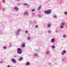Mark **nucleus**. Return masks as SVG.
Here are the masks:
<instances>
[{
  "label": "nucleus",
  "mask_w": 67,
  "mask_h": 67,
  "mask_svg": "<svg viewBox=\"0 0 67 67\" xmlns=\"http://www.w3.org/2000/svg\"><path fill=\"white\" fill-rule=\"evenodd\" d=\"M21 29H18L17 30V31H15V35L17 36H18V35H19V33H20V32H21Z\"/></svg>",
  "instance_id": "1"
},
{
  "label": "nucleus",
  "mask_w": 67,
  "mask_h": 67,
  "mask_svg": "<svg viewBox=\"0 0 67 67\" xmlns=\"http://www.w3.org/2000/svg\"><path fill=\"white\" fill-rule=\"evenodd\" d=\"M17 53L19 54H21L22 53V50L20 48H18L17 49Z\"/></svg>",
  "instance_id": "2"
},
{
  "label": "nucleus",
  "mask_w": 67,
  "mask_h": 67,
  "mask_svg": "<svg viewBox=\"0 0 67 67\" xmlns=\"http://www.w3.org/2000/svg\"><path fill=\"white\" fill-rule=\"evenodd\" d=\"M44 13L46 14H49L51 13V10H48L47 11H46L44 12Z\"/></svg>",
  "instance_id": "3"
},
{
  "label": "nucleus",
  "mask_w": 67,
  "mask_h": 67,
  "mask_svg": "<svg viewBox=\"0 0 67 67\" xmlns=\"http://www.w3.org/2000/svg\"><path fill=\"white\" fill-rule=\"evenodd\" d=\"M11 61L14 63V64H16V61L14 59L12 58L11 59Z\"/></svg>",
  "instance_id": "4"
},
{
  "label": "nucleus",
  "mask_w": 67,
  "mask_h": 67,
  "mask_svg": "<svg viewBox=\"0 0 67 67\" xmlns=\"http://www.w3.org/2000/svg\"><path fill=\"white\" fill-rule=\"evenodd\" d=\"M66 51L65 50L63 51L62 53V55H64V54L66 53Z\"/></svg>",
  "instance_id": "5"
},
{
  "label": "nucleus",
  "mask_w": 67,
  "mask_h": 67,
  "mask_svg": "<svg viewBox=\"0 0 67 67\" xmlns=\"http://www.w3.org/2000/svg\"><path fill=\"white\" fill-rule=\"evenodd\" d=\"M14 10H15L16 11H18L19 10V8L16 7H15L14 8Z\"/></svg>",
  "instance_id": "6"
},
{
  "label": "nucleus",
  "mask_w": 67,
  "mask_h": 67,
  "mask_svg": "<svg viewBox=\"0 0 67 67\" xmlns=\"http://www.w3.org/2000/svg\"><path fill=\"white\" fill-rule=\"evenodd\" d=\"M29 13L27 12H25L24 13V14L25 15H29Z\"/></svg>",
  "instance_id": "7"
},
{
  "label": "nucleus",
  "mask_w": 67,
  "mask_h": 67,
  "mask_svg": "<svg viewBox=\"0 0 67 67\" xmlns=\"http://www.w3.org/2000/svg\"><path fill=\"white\" fill-rule=\"evenodd\" d=\"M41 8H42V6H40L38 8L37 10H38V11H39V10H40V9H41Z\"/></svg>",
  "instance_id": "8"
},
{
  "label": "nucleus",
  "mask_w": 67,
  "mask_h": 67,
  "mask_svg": "<svg viewBox=\"0 0 67 67\" xmlns=\"http://www.w3.org/2000/svg\"><path fill=\"white\" fill-rule=\"evenodd\" d=\"M23 5H26L27 6H28V7H29V5L28 4L26 3H24L23 4Z\"/></svg>",
  "instance_id": "9"
},
{
  "label": "nucleus",
  "mask_w": 67,
  "mask_h": 67,
  "mask_svg": "<svg viewBox=\"0 0 67 67\" xmlns=\"http://www.w3.org/2000/svg\"><path fill=\"white\" fill-rule=\"evenodd\" d=\"M55 42V39L52 38L51 40V42L52 43H54Z\"/></svg>",
  "instance_id": "10"
},
{
  "label": "nucleus",
  "mask_w": 67,
  "mask_h": 67,
  "mask_svg": "<svg viewBox=\"0 0 67 67\" xmlns=\"http://www.w3.org/2000/svg\"><path fill=\"white\" fill-rule=\"evenodd\" d=\"M26 66H29L30 65V63L29 62H27L26 63Z\"/></svg>",
  "instance_id": "11"
},
{
  "label": "nucleus",
  "mask_w": 67,
  "mask_h": 67,
  "mask_svg": "<svg viewBox=\"0 0 67 67\" xmlns=\"http://www.w3.org/2000/svg\"><path fill=\"white\" fill-rule=\"evenodd\" d=\"M21 46L22 47H23V48H24L25 47V45L24 44H23L21 45Z\"/></svg>",
  "instance_id": "12"
},
{
  "label": "nucleus",
  "mask_w": 67,
  "mask_h": 67,
  "mask_svg": "<svg viewBox=\"0 0 67 67\" xmlns=\"http://www.w3.org/2000/svg\"><path fill=\"white\" fill-rule=\"evenodd\" d=\"M51 24H48L47 27H48L49 28L50 27H51Z\"/></svg>",
  "instance_id": "13"
},
{
  "label": "nucleus",
  "mask_w": 67,
  "mask_h": 67,
  "mask_svg": "<svg viewBox=\"0 0 67 67\" xmlns=\"http://www.w3.org/2000/svg\"><path fill=\"white\" fill-rule=\"evenodd\" d=\"M47 32H48V33H52V31L49 30H48Z\"/></svg>",
  "instance_id": "14"
},
{
  "label": "nucleus",
  "mask_w": 67,
  "mask_h": 67,
  "mask_svg": "<svg viewBox=\"0 0 67 67\" xmlns=\"http://www.w3.org/2000/svg\"><path fill=\"white\" fill-rule=\"evenodd\" d=\"M22 59H23L22 57H20L19 59V60H22Z\"/></svg>",
  "instance_id": "15"
},
{
  "label": "nucleus",
  "mask_w": 67,
  "mask_h": 67,
  "mask_svg": "<svg viewBox=\"0 0 67 67\" xmlns=\"http://www.w3.org/2000/svg\"><path fill=\"white\" fill-rule=\"evenodd\" d=\"M63 28H64V26L61 25L60 26V29H63Z\"/></svg>",
  "instance_id": "16"
},
{
  "label": "nucleus",
  "mask_w": 67,
  "mask_h": 67,
  "mask_svg": "<svg viewBox=\"0 0 67 67\" xmlns=\"http://www.w3.org/2000/svg\"><path fill=\"white\" fill-rule=\"evenodd\" d=\"M53 17L54 18L56 19V17H57V16L55 14H54L53 16Z\"/></svg>",
  "instance_id": "17"
},
{
  "label": "nucleus",
  "mask_w": 67,
  "mask_h": 67,
  "mask_svg": "<svg viewBox=\"0 0 67 67\" xmlns=\"http://www.w3.org/2000/svg\"><path fill=\"white\" fill-rule=\"evenodd\" d=\"M49 53V51H47L46 52V54L47 55H48Z\"/></svg>",
  "instance_id": "18"
},
{
  "label": "nucleus",
  "mask_w": 67,
  "mask_h": 67,
  "mask_svg": "<svg viewBox=\"0 0 67 67\" xmlns=\"http://www.w3.org/2000/svg\"><path fill=\"white\" fill-rule=\"evenodd\" d=\"M27 39L28 40H30L31 39V37L29 36L27 37Z\"/></svg>",
  "instance_id": "19"
},
{
  "label": "nucleus",
  "mask_w": 67,
  "mask_h": 67,
  "mask_svg": "<svg viewBox=\"0 0 67 67\" xmlns=\"http://www.w3.org/2000/svg\"><path fill=\"white\" fill-rule=\"evenodd\" d=\"M34 56H37V53H35L34 54Z\"/></svg>",
  "instance_id": "20"
},
{
  "label": "nucleus",
  "mask_w": 67,
  "mask_h": 67,
  "mask_svg": "<svg viewBox=\"0 0 67 67\" xmlns=\"http://www.w3.org/2000/svg\"><path fill=\"white\" fill-rule=\"evenodd\" d=\"M61 25H62L63 26H64V25H65V23H62L61 24Z\"/></svg>",
  "instance_id": "21"
},
{
  "label": "nucleus",
  "mask_w": 67,
  "mask_h": 67,
  "mask_svg": "<svg viewBox=\"0 0 67 67\" xmlns=\"http://www.w3.org/2000/svg\"><path fill=\"white\" fill-rule=\"evenodd\" d=\"M56 33H58L59 32V31H58V30L57 29H56L55 31Z\"/></svg>",
  "instance_id": "22"
},
{
  "label": "nucleus",
  "mask_w": 67,
  "mask_h": 67,
  "mask_svg": "<svg viewBox=\"0 0 67 67\" xmlns=\"http://www.w3.org/2000/svg\"><path fill=\"white\" fill-rule=\"evenodd\" d=\"M63 38H65V37H66V35H63Z\"/></svg>",
  "instance_id": "23"
},
{
  "label": "nucleus",
  "mask_w": 67,
  "mask_h": 67,
  "mask_svg": "<svg viewBox=\"0 0 67 67\" xmlns=\"http://www.w3.org/2000/svg\"><path fill=\"white\" fill-rule=\"evenodd\" d=\"M65 15H67V12H65L64 13Z\"/></svg>",
  "instance_id": "24"
},
{
  "label": "nucleus",
  "mask_w": 67,
  "mask_h": 67,
  "mask_svg": "<svg viewBox=\"0 0 67 67\" xmlns=\"http://www.w3.org/2000/svg\"><path fill=\"white\" fill-rule=\"evenodd\" d=\"M65 60V58H63V59H62V62H64Z\"/></svg>",
  "instance_id": "25"
},
{
  "label": "nucleus",
  "mask_w": 67,
  "mask_h": 67,
  "mask_svg": "<svg viewBox=\"0 0 67 67\" xmlns=\"http://www.w3.org/2000/svg\"><path fill=\"white\" fill-rule=\"evenodd\" d=\"M3 48L4 49H5L7 48V47L5 46H4L3 47Z\"/></svg>",
  "instance_id": "26"
},
{
  "label": "nucleus",
  "mask_w": 67,
  "mask_h": 67,
  "mask_svg": "<svg viewBox=\"0 0 67 67\" xmlns=\"http://www.w3.org/2000/svg\"><path fill=\"white\" fill-rule=\"evenodd\" d=\"M35 28H37V27H38V25H35Z\"/></svg>",
  "instance_id": "27"
},
{
  "label": "nucleus",
  "mask_w": 67,
  "mask_h": 67,
  "mask_svg": "<svg viewBox=\"0 0 67 67\" xmlns=\"http://www.w3.org/2000/svg\"><path fill=\"white\" fill-rule=\"evenodd\" d=\"M55 46H52V48H55Z\"/></svg>",
  "instance_id": "28"
},
{
  "label": "nucleus",
  "mask_w": 67,
  "mask_h": 67,
  "mask_svg": "<svg viewBox=\"0 0 67 67\" xmlns=\"http://www.w3.org/2000/svg\"><path fill=\"white\" fill-rule=\"evenodd\" d=\"M34 11H35V9H32L31 10V11L32 12H33Z\"/></svg>",
  "instance_id": "29"
},
{
  "label": "nucleus",
  "mask_w": 67,
  "mask_h": 67,
  "mask_svg": "<svg viewBox=\"0 0 67 67\" xmlns=\"http://www.w3.org/2000/svg\"><path fill=\"white\" fill-rule=\"evenodd\" d=\"M38 17H39V18H41V17H42V16H41V15H38Z\"/></svg>",
  "instance_id": "30"
},
{
  "label": "nucleus",
  "mask_w": 67,
  "mask_h": 67,
  "mask_svg": "<svg viewBox=\"0 0 67 67\" xmlns=\"http://www.w3.org/2000/svg\"><path fill=\"white\" fill-rule=\"evenodd\" d=\"M5 2V0H3L2 1V2H3V3H4Z\"/></svg>",
  "instance_id": "31"
},
{
  "label": "nucleus",
  "mask_w": 67,
  "mask_h": 67,
  "mask_svg": "<svg viewBox=\"0 0 67 67\" xmlns=\"http://www.w3.org/2000/svg\"><path fill=\"white\" fill-rule=\"evenodd\" d=\"M18 6H20V3H18Z\"/></svg>",
  "instance_id": "32"
},
{
  "label": "nucleus",
  "mask_w": 67,
  "mask_h": 67,
  "mask_svg": "<svg viewBox=\"0 0 67 67\" xmlns=\"http://www.w3.org/2000/svg\"><path fill=\"white\" fill-rule=\"evenodd\" d=\"M25 33H28V31H25Z\"/></svg>",
  "instance_id": "33"
},
{
  "label": "nucleus",
  "mask_w": 67,
  "mask_h": 67,
  "mask_svg": "<svg viewBox=\"0 0 67 67\" xmlns=\"http://www.w3.org/2000/svg\"><path fill=\"white\" fill-rule=\"evenodd\" d=\"M2 61H0V64H2Z\"/></svg>",
  "instance_id": "34"
},
{
  "label": "nucleus",
  "mask_w": 67,
  "mask_h": 67,
  "mask_svg": "<svg viewBox=\"0 0 67 67\" xmlns=\"http://www.w3.org/2000/svg\"><path fill=\"white\" fill-rule=\"evenodd\" d=\"M5 10V9L4 8H3L2 9V11H4Z\"/></svg>",
  "instance_id": "35"
},
{
  "label": "nucleus",
  "mask_w": 67,
  "mask_h": 67,
  "mask_svg": "<svg viewBox=\"0 0 67 67\" xmlns=\"http://www.w3.org/2000/svg\"><path fill=\"white\" fill-rule=\"evenodd\" d=\"M14 57H17V56L16 55H15L14 56Z\"/></svg>",
  "instance_id": "36"
},
{
  "label": "nucleus",
  "mask_w": 67,
  "mask_h": 67,
  "mask_svg": "<svg viewBox=\"0 0 67 67\" xmlns=\"http://www.w3.org/2000/svg\"><path fill=\"white\" fill-rule=\"evenodd\" d=\"M16 1H20L21 0H16Z\"/></svg>",
  "instance_id": "37"
},
{
  "label": "nucleus",
  "mask_w": 67,
  "mask_h": 67,
  "mask_svg": "<svg viewBox=\"0 0 67 67\" xmlns=\"http://www.w3.org/2000/svg\"><path fill=\"white\" fill-rule=\"evenodd\" d=\"M31 22V21L30 20L29 21V23H30Z\"/></svg>",
  "instance_id": "38"
},
{
  "label": "nucleus",
  "mask_w": 67,
  "mask_h": 67,
  "mask_svg": "<svg viewBox=\"0 0 67 67\" xmlns=\"http://www.w3.org/2000/svg\"><path fill=\"white\" fill-rule=\"evenodd\" d=\"M7 67H10V65H8Z\"/></svg>",
  "instance_id": "39"
},
{
  "label": "nucleus",
  "mask_w": 67,
  "mask_h": 67,
  "mask_svg": "<svg viewBox=\"0 0 67 67\" xmlns=\"http://www.w3.org/2000/svg\"><path fill=\"white\" fill-rule=\"evenodd\" d=\"M35 14V13H32V14H33L34 15Z\"/></svg>",
  "instance_id": "40"
},
{
  "label": "nucleus",
  "mask_w": 67,
  "mask_h": 67,
  "mask_svg": "<svg viewBox=\"0 0 67 67\" xmlns=\"http://www.w3.org/2000/svg\"><path fill=\"white\" fill-rule=\"evenodd\" d=\"M11 44H10L9 45V47H11Z\"/></svg>",
  "instance_id": "41"
},
{
  "label": "nucleus",
  "mask_w": 67,
  "mask_h": 67,
  "mask_svg": "<svg viewBox=\"0 0 67 67\" xmlns=\"http://www.w3.org/2000/svg\"><path fill=\"white\" fill-rule=\"evenodd\" d=\"M35 51H38V50H37V49H35Z\"/></svg>",
  "instance_id": "42"
},
{
  "label": "nucleus",
  "mask_w": 67,
  "mask_h": 67,
  "mask_svg": "<svg viewBox=\"0 0 67 67\" xmlns=\"http://www.w3.org/2000/svg\"><path fill=\"white\" fill-rule=\"evenodd\" d=\"M49 64H50V65H51V63H49Z\"/></svg>",
  "instance_id": "43"
},
{
  "label": "nucleus",
  "mask_w": 67,
  "mask_h": 67,
  "mask_svg": "<svg viewBox=\"0 0 67 67\" xmlns=\"http://www.w3.org/2000/svg\"><path fill=\"white\" fill-rule=\"evenodd\" d=\"M57 0V1H58V0Z\"/></svg>",
  "instance_id": "44"
},
{
  "label": "nucleus",
  "mask_w": 67,
  "mask_h": 67,
  "mask_svg": "<svg viewBox=\"0 0 67 67\" xmlns=\"http://www.w3.org/2000/svg\"><path fill=\"white\" fill-rule=\"evenodd\" d=\"M30 0V1H31V0Z\"/></svg>",
  "instance_id": "45"
},
{
  "label": "nucleus",
  "mask_w": 67,
  "mask_h": 67,
  "mask_svg": "<svg viewBox=\"0 0 67 67\" xmlns=\"http://www.w3.org/2000/svg\"><path fill=\"white\" fill-rule=\"evenodd\" d=\"M66 20H67V19H66Z\"/></svg>",
  "instance_id": "46"
}]
</instances>
